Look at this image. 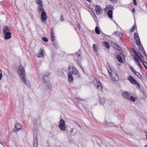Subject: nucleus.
I'll return each mask as SVG.
<instances>
[{"mask_svg": "<svg viewBox=\"0 0 147 147\" xmlns=\"http://www.w3.org/2000/svg\"><path fill=\"white\" fill-rule=\"evenodd\" d=\"M18 73L21 80L27 86L30 85L29 82L27 81L26 76L23 66L22 65H20L18 66Z\"/></svg>", "mask_w": 147, "mask_h": 147, "instance_id": "1", "label": "nucleus"}, {"mask_svg": "<svg viewBox=\"0 0 147 147\" xmlns=\"http://www.w3.org/2000/svg\"><path fill=\"white\" fill-rule=\"evenodd\" d=\"M109 68L107 69L109 75L113 81H117L119 79V77L115 69H113L111 67L109 66Z\"/></svg>", "mask_w": 147, "mask_h": 147, "instance_id": "2", "label": "nucleus"}, {"mask_svg": "<svg viewBox=\"0 0 147 147\" xmlns=\"http://www.w3.org/2000/svg\"><path fill=\"white\" fill-rule=\"evenodd\" d=\"M93 82L95 86H96L97 90L102 91V86L99 80L97 78H95Z\"/></svg>", "mask_w": 147, "mask_h": 147, "instance_id": "3", "label": "nucleus"}, {"mask_svg": "<svg viewBox=\"0 0 147 147\" xmlns=\"http://www.w3.org/2000/svg\"><path fill=\"white\" fill-rule=\"evenodd\" d=\"M49 75H45L43 78V83L47 86L49 88V82L50 80V77L49 76Z\"/></svg>", "mask_w": 147, "mask_h": 147, "instance_id": "4", "label": "nucleus"}, {"mask_svg": "<svg viewBox=\"0 0 147 147\" xmlns=\"http://www.w3.org/2000/svg\"><path fill=\"white\" fill-rule=\"evenodd\" d=\"M59 127L62 130H65V121L61 119L60 121V123L59 125Z\"/></svg>", "mask_w": 147, "mask_h": 147, "instance_id": "5", "label": "nucleus"}, {"mask_svg": "<svg viewBox=\"0 0 147 147\" xmlns=\"http://www.w3.org/2000/svg\"><path fill=\"white\" fill-rule=\"evenodd\" d=\"M122 96L123 98L130 100V94L128 92L125 91L122 93Z\"/></svg>", "mask_w": 147, "mask_h": 147, "instance_id": "6", "label": "nucleus"}, {"mask_svg": "<svg viewBox=\"0 0 147 147\" xmlns=\"http://www.w3.org/2000/svg\"><path fill=\"white\" fill-rule=\"evenodd\" d=\"M128 79L131 83L134 84H139L137 82V81L131 76H128Z\"/></svg>", "mask_w": 147, "mask_h": 147, "instance_id": "7", "label": "nucleus"}, {"mask_svg": "<svg viewBox=\"0 0 147 147\" xmlns=\"http://www.w3.org/2000/svg\"><path fill=\"white\" fill-rule=\"evenodd\" d=\"M95 10L96 14L97 15L100 14L102 11V9L101 7L98 5H96V6Z\"/></svg>", "mask_w": 147, "mask_h": 147, "instance_id": "8", "label": "nucleus"}, {"mask_svg": "<svg viewBox=\"0 0 147 147\" xmlns=\"http://www.w3.org/2000/svg\"><path fill=\"white\" fill-rule=\"evenodd\" d=\"M22 127L21 125L20 124H16L15 125V128L13 129L14 131H18Z\"/></svg>", "mask_w": 147, "mask_h": 147, "instance_id": "9", "label": "nucleus"}, {"mask_svg": "<svg viewBox=\"0 0 147 147\" xmlns=\"http://www.w3.org/2000/svg\"><path fill=\"white\" fill-rule=\"evenodd\" d=\"M5 35V39L6 40L9 39L11 36V34L10 32H6L3 34Z\"/></svg>", "mask_w": 147, "mask_h": 147, "instance_id": "10", "label": "nucleus"}, {"mask_svg": "<svg viewBox=\"0 0 147 147\" xmlns=\"http://www.w3.org/2000/svg\"><path fill=\"white\" fill-rule=\"evenodd\" d=\"M10 28L7 26H4L3 29V34L6 32H10Z\"/></svg>", "mask_w": 147, "mask_h": 147, "instance_id": "11", "label": "nucleus"}, {"mask_svg": "<svg viewBox=\"0 0 147 147\" xmlns=\"http://www.w3.org/2000/svg\"><path fill=\"white\" fill-rule=\"evenodd\" d=\"M39 51L40 52V53H38V57L40 58L43 57L44 56V50H43L42 49L40 48V49Z\"/></svg>", "mask_w": 147, "mask_h": 147, "instance_id": "12", "label": "nucleus"}, {"mask_svg": "<svg viewBox=\"0 0 147 147\" xmlns=\"http://www.w3.org/2000/svg\"><path fill=\"white\" fill-rule=\"evenodd\" d=\"M41 17L42 19L44 20H45L47 19V16L45 11H42V12L41 13Z\"/></svg>", "mask_w": 147, "mask_h": 147, "instance_id": "13", "label": "nucleus"}, {"mask_svg": "<svg viewBox=\"0 0 147 147\" xmlns=\"http://www.w3.org/2000/svg\"><path fill=\"white\" fill-rule=\"evenodd\" d=\"M68 81L69 83H71L72 82H73V78L72 75L71 73L68 74Z\"/></svg>", "mask_w": 147, "mask_h": 147, "instance_id": "14", "label": "nucleus"}, {"mask_svg": "<svg viewBox=\"0 0 147 147\" xmlns=\"http://www.w3.org/2000/svg\"><path fill=\"white\" fill-rule=\"evenodd\" d=\"M71 71L73 74H79V72L74 67H73Z\"/></svg>", "mask_w": 147, "mask_h": 147, "instance_id": "15", "label": "nucleus"}, {"mask_svg": "<svg viewBox=\"0 0 147 147\" xmlns=\"http://www.w3.org/2000/svg\"><path fill=\"white\" fill-rule=\"evenodd\" d=\"M114 47L115 48L120 51H121L122 50L121 48L115 43H114Z\"/></svg>", "mask_w": 147, "mask_h": 147, "instance_id": "16", "label": "nucleus"}, {"mask_svg": "<svg viewBox=\"0 0 147 147\" xmlns=\"http://www.w3.org/2000/svg\"><path fill=\"white\" fill-rule=\"evenodd\" d=\"M103 43L105 47L107 49H109L110 48V45L109 43L107 42H103Z\"/></svg>", "mask_w": 147, "mask_h": 147, "instance_id": "17", "label": "nucleus"}, {"mask_svg": "<svg viewBox=\"0 0 147 147\" xmlns=\"http://www.w3.org/2000/svg\"><path fill=\"white\" fill-rule=\"evenodd\" d=\"M112 14L113 11L111 10H109L107 14L108 17L110 18H112Z\"/></svg>", "mask_w": 147, "mask_h": 147, "instance_id": "18", "label": "nucleus"}, {"mask_svg": "<svg viewBox=\"0 0 147 147\" xmlns=\"http://www.w3.org/2000/svg\"><path fill=\"white\" fill-rule=\"evenodd\" d=\"M34 147H37L38 140L36 138H35L33 141Z\"/></svg>", "mask_w": 147, "mask_h": 147, "instance_id": "19", "label": "nucleus"}, {"mask_svg": "<svg viewBox=\"0 0 147 147\" xmlns=\"http://www.w3.org/2000/svg\"><path fill=\"white\" fill-rule=\"evenodd\" d=\"M116 58L120 62L122 63L123 62V60L120 55H117L116 56Z\"/></svg>", "mask_w": 147, "mask_h": 147, "instance_id": "20", "label": "nucleus"}, {"mask_svg": "<svg viewBox=\"0 0 147 147\" xmlns=\"http://www.w3.org/2000/svg\"><path fill=\"white\" fill-rule=\"evenodd\" d=\"M36 2L39 6H42L43 4L42 0H37Z\"/></svg>", "mask_w": 147, "mask_h": 147, "instance_id": "21", "label": "nucleus"}, {"mask_svg": "<svg viewBox=\"0 0 147 147\" xmlns=\"http://www.w3.org/2000/svg\"><path fill=\"white\" fill-rule=\"evenodd\" d=\"M38 10L39 12L44 11V10L43 8V5L42 6H39L38 7Z\"/></svg>", "mask_w": 147, "mask_h": 147, "instance_id": "22", "label": "nucleus"}, {"mask_svg": "<svg viewBox=\"0 0 147 147\" xmlns=\"http://www.w3.org/2000/svg\"><path fill=\"white\" fill-rule=\"evenodd\" d=\"M135 42L136 44L138 46H141V45H142L141 44L140 40L139 39H136L135 40Z\"/></svg>", "mask_w": 147, "mask_h": 147, "instance_id": "23", "label": "nucleus"}, {"mask_svg": "<svg viewBox=\"0 0 147 147\" xmlns=\"http://www.w3.org/2000/svg\"><path fill=\"white\" fill-rule=\"evenodd\" d=\"M111 6L110 5H108L106 6L105 8L104 9V11L105 12H107V11L109 9H110L111 8Z\"/></svg>", "mask_w": 147, "mask_h": 147, "instance_id": "24", "label": "nucleus"}, {"mask_svg": "<svg viewBox=\"0 0 147 147\" xmlns=\"http://www.w3.org/2000/svg\"><path fill=\"white\" fill-rule=\"evenodd\" d=\"M80 53L79 51L77 52L76 53L78 59L79 60H80L82 59V57L80 56Z\"/></svg>", "mask_w": 147, "mask_h": 147, "instance_id": "25", "label": "nucleus"}, {"mask_svg": "<svg viewBox=\"0 0 147 147\" xmlns=\"http://www.w3.org/2000/svg\"><path fill=\"white\" fill-rule=\"evenodd\" d=\"M134 36L135 40L137 39H139V36L138 33H135L134 34Z\"/></svg>", "mask_w": 147, "mask_h": 147, "instance_id": "26", "label": "nucleus"}, {"mask_svg": "<svg viewBox=\"0 0 147 147\" xmlns=\"http://www.w3.org/2000/svg\"><path fill=\"white\" fill-rule=\"evenodd\" d=\"M95 31L96 33L98 34H100V31L99 30V29L98 28L97 26H96L95 28Z\"/></svg>", "mask_w": 147, "mask_h": 147, "instance_id": "27", "label": "nucleus"}, {"mask_svg": "<svg viewBox=\"0 0 147 147\" xmlns=\"http://www.w3.org/2000/svg\"><path fill=\"white\" fill-rule=\"evenodd\" d=\"M120 34L121 33L120 32L117 31L114 32L113 33V35H118L119 36L120 35Z\"/></svg>", "mask_w": 147, "mask_h": 147, "instance_id": "28", "label": "nucleus"}, {"mask_svg": "<svg viewBox=\"0 0 147 147\" xmlns=\"http://www.w3.org/2000/svg\"><path fill=\"white\" fill-rule=\"evenodd\" d=\"M92 48L94 51L97 52L98 51L97 48L96 47V45L94 44L92 46Z\"/></svg>", "mask_w": 147, "mask_h": 147, "instance_id": "29", "label": "nucleus"}, {"mask_svg": "<svg viewBox=\"0 0 147 147\" xmlns=\"http://www.w3.org/2000/svg\"><path fill=\"white\" fill-rule=\"evenodd\" d=\"M136 28V26L135 24H134L131 29V30H130L131 32H133Z\"/></svg>", "mask_w": 147, "mask_h": 147, "instance_id": "30", "label": "nucleus"}, {"mask_svg": "<svg viewBox=\"0 0 147 147\" xmlns=\"http://www.w3.org/2000/svg\"><path fill=\"white\" fill-rule=\"evenodd\" d=\"M135 55L139 59L140 61L141 62H143V60H142L141 58L139 56V55L137 53L136 54H135Z\"/></svg>", "mask_w": 147, "mask_h": 147, "instance_id": "31", "label": "nucleus"}, {"mask_svg": "<svg viewBox=\"0 0 147 147\" xmlns=\"http://www.w3.org/2000/svg\"><path fill=\"white\" fill-rule=\"evenodd\" d=\"M51 39L52 41H54L55 40V38L54 34L51 35Z\"/></svg>", "mask_w": 147, "mask_h": 147, "instance_id": "32", "label": "nucleus"}, {"mask_svg": "<svg viewBox=\"0 0 147 147\" xmlns=\"http://www.w3.org/2000/svg\"><path fill=\"white\" fill-rule=\"evenodd\" d=\"M135 74L137 77L139 78H140L142 77L141 75L138 72L136 71Z\"/></svg>", "mask_w": 147, "mask_h": 147, "instance_id": "33", "label": "nucleus"}, {"mask_svg": "<svg viewBox=\"0 0 147 147\" xmlns=\"http://www.w3.org/2000/svg\"><path fill=\"white\" fill-rule=\"evenodd\" d=\"M134 56V60L135 63L137 64H138L140 63L138 59Z\"/></svg>", "mask_w": 147, "mask_h": 147, "instance_id": "34", "label": "nucleus"}, {"mask_svg": "<svg viewBox=\"0 0 147 147\" xmlns=\"http://www.w3.org/2000/svg\"><path fill=\"white\" fill-rule=\"evenodd\" d=\"M141 47L142 48V52L143 53V54H144V55L145 56H147V55H146V53L145 51V50H144V49L143 47L142 46V45H141Z\"/></svg>", "mask_w": 147, "mask_h": 147, "instance_id": "35", "label": "nucleus"}, {"mask_svg": "<svg viewBox=\"0 0 147 147\" xmlns=\"http://www.w3.org/2000/svg\"><path fill=\"white\" fill-rule=\"evenodd\" d=\"M130 97V100H131L133 102H134L135 101V97L133 96H131Z\"/></svg>", "mask_w": 147, "mask_h": 147, "instance_id": "36", "label": "nucleus"}, {"mask_svg": "<svg viewBox=\"0 0 147 147\" xmlns=\"http://www.w3.org/2000/svg\"><path fill=\"white\" fill-rule=\"evenodd\" d=\"M42 40L45 42H47L48 41V40L47 38H46L43 37L42 38Z\"/></svg>", "mask_w": 147, "mask_h": 147, "instance_id": "37", "label": "nucleus"}, {"mask_svg": "<svg viewBox=\"0 0 147 147\" xmlns=\"http://www.w3.org/2000/svg\"><path fill=\"white\" fill-rule=\"evenodd\" d=\"M143 62V65L147 69V63L146 62H144L143 61V62Z\"/></svg>", "mask_w": 147, "mask_h": 147, "instance_id": "38", "label": "nucleus"}, {"mask_svg": "<svg viewBox=\"0 0 147 147\" xmlns=\"http://www.w3.org/2000/svg\"><path fill=\"white\" fill-rule=\"evenodd\" d=\"M110 1L113 3H116L117 2V0H110Z\"/></svg>", "mask_w": 147, "mask_h": 147, "instance_id": "39", "label": "nucleus"}, {"mask_svg": "<svg viewBox=\"0 0 147 147\" xmlns=\"http://www.w3.org/2000/svg\"><path fill=\"white\" fill-rule=\"evenodd\" d=\"M2 77V74L1 71L0 70V81L1 80V79Z\"/></svg>", "mask_w": 147, "mask_h": 147, "instance_id": "40", "label": "nucleus"}, {"mask_svg": "<svg viewBox=\"0 0 147 147\" xmlns=\"http://www.w3.org/2000/svg\"><path fill=\"white\" fill-rule=\"evenodd\" d=\"M132 51L134 54H136L137 53L136 50L132 48Z\"/></svg>", "mask_w": 147, "mask_h": 147, "instance_id": "41", "label": "nucleus"}, {"mask_svg": "<svg viewBox=\"0 0 147 147\" xmlns=\"http://www.w3.org/2000/svg\"><path fill=\"white\" fill-rule=\"evenodd\" d=\"M51 35H53L54 34V33L53 31V28H52L51 29Z\"/></svg>", "mask_w": 147, "mask_h": 147, "instance_id": "42", "label": "nucleus"}, {"mask_svg": "<svg viewBox=\"0 0 147 147\" xmlns=\"http://www.w3.org/2000/svg\"><path fill=\"white\" fill-rule=\"evenodd\" d=\"M75 123L76 124V125L78 126L80 128H81V126L80 125V124L78 123L77 122H75Z\"/></svg>", "mask_w": 147, "mask_h": 147, "instance_id": "43", "label": "nucleus"}, {"mask_svg": "<svg viewBox=\"0 0 147 147\" xmlns=\"http://www.w3.org/2000/svg\"><path fill=\"white\" fill-rule=\"evenodd\" d=\"M134 4L135 5H137V3L136 1V0H133Z\"/></svg>", "mask_w": 147, "mask_h": 147, "instance_id": "44", "label": "nucleus"}, {"mask_svg": "<svg viewBox=\"0 0 147 147\" xmlns=\"http://www.w3.org/2000/svg\"><path fill=\"white\" fill-rule=\"evenodd\" d=\"M60 19L61 21H63V16H61Z\"/></svg>", "mask_w": 147, "mask_h": 147, "instance_id": "45", "label": "nucleus"}, {"mask_svg": "<svg viewBox=\"0 0 147 147\" xmlns=\"http://www.w3.org/2000/svg\"><path fill=\"white\" fill-rule=\"evenodd\" d=\"M77 26L78 27V28L80 30V24L79 23H77Z\"/></svg>", "mask_w": 147, "mask_h": 147, "instance_id": "46", "label": "nucleus"}, {"mask_svg": "<svg viewBox=\"0 0 147 147\" xmlns=\"http://www.w3.org/2000/svg\"><path fill=\"white\" fill-rule=\"evenodd\" d=\"M76 99V101L77 103H80V101L81 100H82L80 99Z\"/></svg>", "mask_w": 147, "mask_h": 147, "instance_id": "47", "label": "nucleus"}, {"mask_svg": "<svg viewBox=\"0 0 147 147\" xmlns=\"http://www.w3.org/2000/svg\"><path fill=\"white\" fill-rule=\"evenodd\" d=\"M131 69L133 72L135 74V72H136V71H135L134 69L133 68H131Z\"/></svg>", "mask_w": 147, "mask_h": 147, "instance_id": "48", "label": "nucleus"}, {"mask_svg": "<svg viewBox=\"0 0 147 147\" xmlns=\"http://www.w3.org/2000/svg\"><path fill=\"white\" fill-rule=\"evenodd\" d=\"M69 10L70 11L71 9L73 10V8L72 7V6H71L70 7H69Z\"/></svg>", "mask_w": 147, "mask_h": 147, "instance_id": "49", "label": "nucleus"}, {"mask_svg": "<svg viewBox=\"0 0 147 147\" xmlns=\"http://www.w3.org/2000/svg\"><path fill=\"white\" fill-rule=\"evenodd\" d=\"M138 65L139 67L141 69H142V65H140V63H139V64H138Z\"/></svg>", "mask_w": 147, "mask_h": 147, "instance_id": "50", "label": "nucleus"}, {"mask_svg": "<svg viewBox=\"0 0 147 147\" xmlns=\"http://www.w3.org/2000/svg\"><path fill=\"white\" fill-rule=\"evenodd\" d=\"M73 129L72 128H71L69 132L70 133H72L73 132Z\"/></svg>", "mask_w": 147, "mask_h": 147, "instance_id": "51", "label": "nucleus"}, {"mask_svg": "<svg viewBox=\"0 0 147 147\" xmlns=\"http://www.w3.org/2000/svg\"><path fill=\"white\" fill-rule=\"evenodd\" d=\"M132 11L133 13H134L135 12V10L134 8H133L132 9Z\"/></svg>", "mask_w": 147, "mask_h": 147, "instance_id": "52", "label": "nucleus"}, {"mask_svg": "<svg viewBox=\"0 0 147 147\" xmlns=\"http://www.w3.org/2000/svg\"><path fill=\"white\" fill-rule=\"evenodd\" d=\"M140 57H141L142 58H144L143 56V55H142L140 54Z\"/></svg>", "mask_w": 147, "mask_h": 147, "instance_id": "53", "label": "nucleus"}, {"mask_svg": "<svg viewBox=\"0 0 147 147\" xmlns=\"http://www.w3.org/2000/svg\"><path fill=\"white\" fill-rule=\"evenodd\" d=\"M120 39L121 40V41L122 42L123 40V39L122 37L120 38Z\"/></svg>", "mask_w": 147, "mask_h": 147, "instance_id": "54", "label": "nucleus"}, {"mask_svg": "<svg viewBox=\"0 0 147 147\" xmlns=\"http://www.w3.org/2000/svg\"><path fill=\"white\" fill-rule=\"evenodd\" d=\"M71 67H69L68 68V69L69 70H70V69H71Z\"/></svg>", "mask_w": 147, "mask_h": 147, "instance_id": "55", "label": "nucleus"}, {"mask_svg": "<svg viewBox=\"0 0 147 147\" xmlns=\"http://www.w3.org/2000/svg\"><path fill=\"white\" fill-rule=\"evenodd\" d=\"M80 67L81 68V69L84 72V70L80 66Z\"/></svg>", "mask_w": 147, "mask_h": 147, "instance_id": "56", "label": "nucleus"}, {"mask_svg": "<svg viewBox=\"0 0 147 147\" xmlns=\"http://www.w3.org/2000/svg\"><path fill=\"white\" fill-rule=\"evenodd\" d=\"M87 1H88V2H90V0H86Z\"/></svg>", "mask_w": 147, "mask_h": 147, "instance_id": "57", "label": "nucleus"}, {"mask_svg": "<svg viewBox=\"0 0 147 147\" xmlns=\"http://www.w3.org/2000/svg\"><path fill=\"white\" fill-rule=\"evenodd\" d=\"M144 147H147V144H146V145Z\"/></svg>", "mask_w": 147, "mask_h": 147, "instance_id": "58", "label": "nucleus"}]
</instances>
